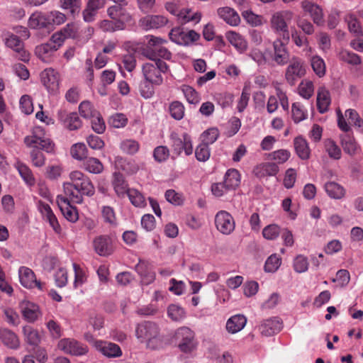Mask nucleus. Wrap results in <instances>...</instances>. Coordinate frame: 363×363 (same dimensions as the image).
Returning <instances> with one entry per match:
<instances>
[{"mask_svg":"<svg viewBox=\"0 0 363 363\" xmlns=\"http://www.w3.org/2000/svg\"><path fill=\"white\" fill-rule=\"evenodd\" d=\"M24 143L26 146L33 148L30 152V158L33 164L37 167H43L45 163V155L38 150L48 153H52L55 151L54 143L40 127L35 128L31 135L24 138Z\"/></svg>","mask_w":363,"mask_h":363,"instance_id":"1","label":"nucleus"},{"mask_svg":"<svg viewBox=\"0 0 363 363\" xmlns=\"http://www.w3.org/2000/svg\"><path fill=\"white\" fill-rule=\"evenodd\" d=\"M136 337L142 343H145L147 348L156 350L162 343L160 329L157 324L151 321H143L135 328Z\"/></svg>","mask_w":363,"mask_h":363,"instance_id":"2","label":"nucleus"},{"mask_svg":"<svg viewBox=\"0 0 363 363\" xmlns=\"http://www.w3.org/2000/svg\"><path fill=\"white\" fill-rule=\"evenodd\" d=\"M168 69L167 64L162 60L146 62L142 66L144 79L155 85H161L163 83L162 74L166 73Z\"/></svg>","mask_w":363,"mask_h":363,"instance_id":"3","label":"nucleus"},{"mask_svg":"<svg viewBox=\"0 0 363 363\" xmlns=\"http://www.w3.org/2000/svg\"><path fill=\"white\" fill-rule=\"evenodd\" d=\"M293 18V13L290 11H281L274 13L270 20L271 28L273 31L280 35L281 39L289 42L290 33L288 24Z\"/></svg>","mask_w":363,"mask_h":363,"instance_id":"4","label":"nucleus"},{"mask_svg":"<svg viewBox=\"0 0 363 363\" xmlns=\"http://www.w3.org/2000/svg\"><path fill=\"white\" fill-rule=\"evenodd\" d=\"M70 182L83 196L91 197L95 194V187L88 176L79 170L69 173Z\"/></svg>","mask_w":363,"mask_h":363,"instance_id":"5","label":"nucleus"},{"mask_svg":"<svg viewBox=\"0 0 363 363\" xmlns=\"http://www.w3.org/2000/svg\"><path fill=\"white\" fill-rule=\"evenodd\" d=\"M288 62L285 79L288 84L294 86L298 79L306 74V68L303 60L296 56L291 57Z\"/></svg>","mask_w":363,"mask_h":363,"instance_id":"6","label":"nucleus"},{"mask_svg":"<svg viewBox=\"0 0 363 363\" xmlns=\"http://www.w3.org/2000/svg\"><path fill=\"white\" fill-rule=\"evenodd\" d=\"M174 339L180 350L185 353L193 351L196 347L194 333L187 327L178 328L174 334Z\"/></svg>","mask_w":363,"mask_h":363,"instance_id":"7","label":"nucleus"},{"mask_svg":"<svg viewBox=\"0 0 363 363\" xmlns=\"http://www.w3.org/2000/svg\"><path fill=\"white\" fill-rule=\"evenodd\" d=\"M57 347L64 352L74 356L84 355L89 350L86 345L72 338H64L60 340L58 342Z\"/></svg>","mask_w":363,"mask_h":363,"instance_id":"8","label":"nucleus"},{"mask_svg":"<svg viewBox=\"0 0 363 363\" xmlns=\"http://www.w3.org/2000/svg\"><path fill=\"white\" fill-rule=\"evenodd\" d=\"M4 43L6 47L12 49L16 52V57L21 61H28L29 53L25 50L22 40L19 39L16 34L11 33L6 34Z\"/></svg>","mask_w":363,"mask_h":363,"instance_id":"9","label":"nucleus"},{"mask_svg":"<svg viewBox=\"0 0 363 363\" xmlns=\"http://www.w3.org/2000/svg\"><path fill=\"white\" fill-rule=\"evenodd\" d=\"M215 224L218 230L224 235H230L235 228L234 218L225 211H220L216 213Z\"/></svg>","mask_w":363,"mask_h":363,"instance_id":"10","label":"nucleus"},{"mask_svg":"<svg viewBox=\"0 0 363 363\" xmlns=\"http://www.w3.org/2000/svg\"><path fill=\"white\" fill-rule=\"evenodd\" d=\"M18 277L21 284L26 288H37L40 291H43L45 289V284L38 281L33 270L27 267L19 268Z\"/></svg>","mask_w":363,"mask_h":363,"instance_id":"11","label":"nucleus"},{"mask_svg":"<svg viewBox=\"0 0 363 363\" xmlns=\"http://www.w3.org/2000/svg\"><path fill=\"white\" fill-rule=\"evenodd\" d=\"M147 44L145 47L142 49L141 54L151 61H156L155 55L157 50L162 48L167 41L165 39L153 35H147Z\"/></svg>","mask_w":363,"mask_h":363,"instance_id":"12","label":"nucleus"},{"mask_svg":"<svg viewBox=\"0 0 363 363\" xmlns=\"http://www.w3.org/2000/svg\"><path fill=\"white\" fill-rule=\"evenodd\" d=\"M40 80L48 92L55 94L60 86V74L52 68L44 69L40 74Z\"/></svg>","mask_w":363,"mask_h":363,"instance_id":"13","label":"nucleus"},{"mask_svg":"<svg viewBox=\"0 0 363 363\" xmlns=\"http://www.w3.org/2000/svg\"><path fill=\"white\" fill-rule=\"evenodd\" d=\"M116 4V5L108 8V16L111 19L116 21L117 22H121L124 28L125 23L129 22L131 19L130 15L125 8V6L128 5V2L125 0V4H123V2Z\"/></svg>","mask_w":363,"mask_h":363,"instance_id":"14","label":"nucleus"},{"mask_svg":"<svg viewBox=\"0 0 363 363\" xmlns=\"http://www.w3.org/2000/svg\"><path fill=\"white\" fill-rule=\"evenodd\" d=\"M287 43L280 38L273 43V60L279 65H284L291 60L289 52L286 47Z\"/></svg>","mask_w":363,"mask_h":363,"instance_id":"15","label":"nucleus"},{"mask_svg":"<svg viewBox=\"0 0 363 363\" xmlns=\"http://www.w3.org/2000/svg\"><path fill=\"white\" fill-rule=\"evenodd\" d=\"M283 327L282 321L278 317H273L263 320L259 326V330L264 336H272L278 333Z\"/></svg>","mask_w":363,"mask_h":363,"instance_id":"16","label":"nucleus"},{"mask_svg":"<svg viewBox=\"0 0 363 363\" xmlns=\"http://www.w3.org/2000/svg\"><path fill=\"white\" fill-rule=\"evenodd\" d=\"M37 206L38 211L40 212L43 218L49 223L52 229L56 233H60L61 230L60 225L49 204L42 201H38L37 203Z\"/></svg>","mask_w":363,"mask_h":363,"instance_id":"17","label":"nucleus"},{"mask_svg":"<svg viewBox=\"0 0 363 363\" xmlns=\"http://www.w3.org/2000/svg\"><path fill=\"white\" fill-rule=\"evenodd\" d=\"M94 347L108 357H118L122 355L120 347L115 343L102 340L95 341Z\"/></svg>","mask_w":363,"mask_h":363,"instance_id":"18","label":"nucleus"},{"mask_svg":"<svg viewBox=\"0 0 363 363\" xmlns=\"http://www.w3.org/2000/svg\"><path fill=\"white\" fill-rule=\"evenodd\" d=\"M20 307L23 317L29 323L35 322L40 315L38 306L29 301H23Z\"/></svg>","mask_w":363,"mask_h":363,"instance_id":"19","label":"nucleus"},{"mask_svg":"<svg viewBox=\"0 0 363 363\" xmlns=\"http://www.w3.org/2000/svg\"><path fill=\"white\" fill-rule=\"evenodd\" d=\"M28 26L31 29H41L50 26L48 13L42 11L33 13L28 21Z\"/></svg>","mask_w":363,"mask_h":363,"instance_id":"20","label":"nucleus"},{"mask_svg":"<svg viewBox=\"0 0 363 363\" xmlns=\"http://www.w3.org/2000/svg\"><path fill=\"white\" fill-rule=\"evenodd\" d=\"M0 340L4 346L12 350H16L20 346L17 335L8 328H0Z\"/></svg>","mask_w":363,"mask_h":363,"instance_id":"21","label":"nucleus"},{"mask_svg":"<svg viewBox=\"0 0 363 363\" xmlns=\"http://www.w3.org/2000/svg\"><path fill=\"white\" fill-rule=\"evenodd\" d=\"M94 247L96 253L101 256L109 255L113 251L111 240L106 235L96 238L94 240Z\"/></svg>","mask_w":363,"mask_h":363,"instance_id":"22","label":"nucleus"},{"mask_svg":"<svg viewBox=\"0 0 363 363\" xmlns=\"http://www.w3.org/2000/svg\"><path fill=\"white\" fill-rule=\"evenodd\" d=\"M167 19L162 15H149L141 19L142 26L146 30L157 29L165 26Z\"/></svg>","mask_w":363,"mask_h":363,"instance_id":"23","label":"nucleus"},{"mask_svg":"<svg viewBox=\"0 0 363 363\" xmlns=\"http://www.w3.org/2000/svg\"><path fill=\"white\" fill-rule=\"evenodd\" d=\"M218 16L226 23L232 26H238L240 22L238 13L230 7H221L217 10Z\"/></svg>","mask_w":363,"mask_h":363,"instance_id":"24","label":"nucleus"},{"mask_svg":"<svg viewBox=\"0 0 363 363\" xmlns=\"http://www.w3.org/2000/svg\"><path fill=\"white\" fill-rule=\"evenodd\" d=\"M331 104L330 91L325 87L320 86L317 92V108L320 113H326Z\"/></svg>","mask_w":363,"mask_h":363,"instance_id":"25","label":"nucleus"},{"mask_svg":"<svg viewBox=\"0 0 363 363\" xmlns=\"http://www.w3.org/2000/svg\"><path fill=\"white\" fill-rule=\"evenodd\" d=\"M301 6L305 11L310 13L315 23L320 25L323 23V10L318 5L309 1H303Z\"/></svg>","mask_w":363,"mask_h":363,"instance_id":"26","label":"nucleus"},{"mask_svg":"<svg viewBox=\"0 0 363 363\" xmlns=\"http://www.w3.org/2000/svg\"><path fill=\"white\" fill-rule=\"evenodd\" d=\"M247 323L245 315L238 314L230 317L226 322V330L228 333L235 334L244 328Z\"/></svg>","mask_w":363,"mask_h":363,"instance_id":"27","label":"nucleus"},{"mask_svg":"<svg viewBox=\"0 0 363 363\" xmlns=\"http://www.w3.org/2000/svg\"><path fill=\"white\" fill-rule=\"evenodd\" d=\"M52 43L48 41L45 43L38 45L35 48V55L42 61L45 62H50L53 54L57 50L55 45H52Z\"/></svg>","mask_w":363,"mask_h":363,"instance_id":"28","label":"nucleus"},{"mask_svg":"<svg viewBox=\"0 0 363 363\" xmlns=\"http://www.w3.org/2000/svg\"><path fill=\"white\" fill-rule=\"evenodd\" d=\"M226 39L240 53L244 52L247 48V43L239 33L228 31L225 34Z\"/></svg>","mask_w":363,"mask_h":363,"instance_id":"29","label":"nucleus"},{"mask_svg":"<svg viewBox=\"0 0 363 363\" xmlns=\"http://www.w3.org/2000/svg\"><path fill=\"white\" fill-rule=\"evenodd\" d=\"M279 171V166L275 162H265L257 166L254 169V173L257 177L265 176H275Z\"/></svg>","mask_w":363,"mask_h":363,"instance_id":"30","label":"nucleus"},{"mask_svg":"<svg viewBox=\"0 0 363 363\" xmlns=\"http://www.w3.org/2000/svg\"><path fill=\"white\" fill-rule=\"evenodd\" d=\"M296 152L301 160H308L310 157V148L307 140L302 136H298L294 140Z\"/></svg>","mask_w":363,"mask_h":363,"instance_id":"31","label":"nucleus"},{"mask_svg":"<svg viewBox=\"0 0 363 363\" xmlns=\"http://www.w3.org/2000/svg\"><path fill=\"white\" fill-rule=\"evenodd\" d=\"M81 167L85 171L95 174H100L104 170L102 162L99 159L92 157L85 158Z\"/></svg>","mask_w":363,"mask_h":363,"instance_id":"32","label":"nucleus"},{"mask_svg":"<svg viewBox=\"0 0 363 363\" xmlns=\"http://www.w3.org/2000/svg\"><path fill=\"white\" fill-rule=\"evenodd\" d=\"M240 181L241 175L235 169H229L224 175L223 182L231 191L239 186Z\"/></svg>","mask_w":363,"mask_h":363,"instance_id":"33","label":"nucleus"},{"mask_svg":"<svg viewBox=\"0 0 363 363\" xmlns=\"http://www.w3.org/2000/svg\"><path fill=\"white\" fill-rule=\"evenodd\" d=\"M64 192L67 196L72 203H82L84 201L83 195L69 181L63 184Z\"/></svg>","mask_w":363,"mask_h":363,"instance_id":"34","label":"nucleus"},{"mask_svg":"<svg viewBox=\"0 0 363 363\" xmlns=\"http://www.w3.org/2000/svg\"><path fill=\"white\" fill-rule=\"evenodd\" d=\"M22 330L24 340L27 344L34 347L40 344L41 337L37 330L30 325H26L23 327Z\"/></svg>","mask_w":363,"mask_h":363,"instance_id":"35","label":"nucleus"},{"mask_svg":"<svg viewBox=\"0 0 363 363\" xmlns=\"http://www.w3.org/2000/svg\"><path fill=\"white\" fill-rule=\"evenodd\" d=\"M327 194L333 199H341L345 196V189L335 182H328L324 186Z\"/></svg>","mask_w":363,"mask_h":363,"instance_id":"36","label":"nucleus"},{"mask_svg":"<svg viewBox=\"0 0 363 363\" xmlns=\"http://www.w3.org/2000/svg\"><path fill=\"white\" fill-rule=\"evenodd\" d=\"M341 145L344 151L348 155H353L357 150V144L350 133H344L340 136Z\"/></svg>","mask_w":363,"mask_h":363,"instance_id":"37","label":"nucleus"},{"mask_svg":"<svg viewBox=\"0 0 363 363\" xmlns=\"http://www.w3.org/2000/svg\"><path fill=\"white\" fill-rule=\"evenodd\" d=\"M112 185L115 190V192L118 196L123 197L125 194H128L127 184L123 179V177L120 173L113 174V180Z\"/></svg>","mask_w":363,"mask_h":363,"instance_id":"38","label":"nucleus"},{"mask_svg":"<svg viewBox=\"0 0 363 363\" xmlns=\"http://www.w3.org/2000/svg\"><path fill=\"white\" fill-rule=\"evenodd\" d=\"M172 41L179 45H189V40L186 31L180 28H173L169 34Z\"/></svg>","mask_w":363,"mask_h":363,"instance_id":"39","label":"nucleus"},{"mask_svg":"<svg viewBox=\"0 0 363 363\" xmlns=\"http://www.w3.org/2000/svg\"><path fill=\"white\" fill-rule=\"evenodd\" d=\"M186 101L191 104H197L201 100L200 94L192 86L183 84L180 86Z\"/></svg>","mask_w":363,"mask_h":363,"instance_id":"40","label":"nucleus"},{"mask_svg":"<svg viewBox=\"0 0 363 363\" xmlns=\"http://www.w3.org/2000/svg\"><path fill=\"white\" fill-rule=\"evenodd\" d=\"M130 201L135 207L143 208L146 205L145 196L141 192L135 189H130L127 194Z\"/></svg>","mask_w":363,"mask_h":363,"instance_id":"41","label":"nucleus"},{"mask_svg":"<svg viewBox=\"0 0 363 363\" xmlns=\"http://www.w3.org/2000/svg\"><path fill=\"white\" fill-rule=\"evenodd\" d=\"M169 112L174 119L180 121L184 116L185 108L182 102L174 101L169 106Z\"/></svg>","mask_w":363,"mask_h":363,"instance_id":"42","label":"nucleus"},{"mask_svg":"<svg viewBox=\"0 0 363 363\" xmlns=\"http://www.w3.org/2000/svg\"><path fill=\"white\" fill-rule=\"evenodd\" d=\"M121 151L127 155H135L140 149V144L133 139L123 140L120 144Z\"/></svg>","mask_w":363,"mask_h":363,"instance_id":"43","label":"nucleus"},{"mask_svg":"<svg viewBox=\"0 0 363 363\" xmlns=\"http://www.w3.org/2000/svg\"><path fill=\"white\" fill-rule=\"evenodd\" d=\"M72 157L79 161H84L88 157V150L84 143H76L73 145L70 150Z\"/></svg>","mask_w":363,"mask_h":363,"instance_id":"44","label":"nucleus"},{"mask_svg":"<svg viewBox=\"0 0 363 363\" xmlns=\"http://www.w3.org/2000/svg\"><path fill=\"white\" fill-rule=\"evenodd\" d=\"M311 65L313 72L319 77H323L325 74L326 67L323 58L315 55L311 59Z\"/></svg>","mask_w":363,"mask_h":363,"instance_id":"45","label":"nucleus"},{"mask_svg":"<svg viewBox=\"0 0 363 363\" xmlns=\"http://www.w3.org/2000/svg\"><path fill=\"white\" fill-rule=\"evenodd\" d=\"M167 315L173 321H181L186 315L183 308L177 304H171L167 308Z\"/></svg>","mask_w":363,"mask_h":363,"instance_id":"46","label":"nucleus"},{"mask_svg":"<svg viewBox=\"0 0 363 363\" xmlns=\"http://www.w3.org/2000/svg\"><path fill=\"white\" fill-rule=\"evenodd\" d=\"M324 146L325 151L328 152L329 157L334 160H339L341 157V150L331 139H326L324 141Z\"/></svg>","mask_w":363,"mask_h":363,"instance_id":"47","label":"nucleus"},{"mask_svg":"<svg viewBox=\"0 0 363 363\" xmlns=\"http://www.w3.org/2000/svg\"><path fill=\"white\" fill-rule=\"evenodd\" d=\"M345 20L347 23L350 31L356 36L359 37L362 35V30L360 24L354 15L348 13L345 16Z\"/></svg>","mask_w":363,"mask_h":363,"instance_id":"48","label":"nucleus"},{"mask_svg":"<svg viewBox=\"0 0 363 363\" xmlns=\"http://www.w3.org/2000/svg\"><path fill=\"white\" fill-rule=\"evenodd\" d=\"M60 6L65 10H69L74 16L78 14L82 6L81 0H60Z\"/></svg>","mask_w":363,"mask_h":363,"instance_id":"49","label":"nucleus"},{"mask_svg":"<svg viewBox=\"0 0 363 363\" xmlns=\"http://www.w3.org/2000/svg\"><path fill=\"white\" fill-rule=\"evenodd\" d=\"M101 216L105 223L110 225L111 227H116L117 219L114 209L108 206H104L101 208Z\"/></svg>","mask_w":363,"mask_h":363,"instance_id":"50","label":"nucleus"},{"mask_svg":"<svg viewBox=\"0 0 363 363\" xmlns=\"http://www.w3.org/2000/svg\"><path fill=\"white\" fill-rule=\"evenodd\" d=\"M17 169L22 179L28 186L34 185L35 178L33 175L31 170L27 165L23 163H18Z\"/></svg>","mask_w":363,"mask_h":363,"instance_id":"51","label":"nucleus"},{"mask_svg":"<svg viewBox=\"0 0 363 363\" xmlns=\"http://www.w3.org/2000/svg\"><path fill=\"white\" fill-rule=\"evenodd\" d=\"M291 157V152L284 149H280L274 152H272L268 155V159L275 161V163L284 164Z\"/></svg>","mask_w":363,"mask_h":363,"instance_id":"52","label":"nucleus"},{"mask_svg":"<svg viewBox=\"0 0 363 363\" xmlns=\"http://www.w3.org/2000/svg\"><path fill=\"white\" fill-rule=\"evenodd\" d=\"M298 94L304 99H310L314 92L313 83L310 80L302 81L298 87Z\"/></svg>","mask_w":363,"mask_h":363,"instance_id":"53","label":"nucleus"},{"mask_svg":"<svg viewBox=\"0 0 363 363\" xmlns=\"http://www.w3.org/2000/svg\"><path fill=\"white\" fill-rule=\"evenodd\" d=\"M80 115L84 118H91L97 115L98 111L87 101H82L79 106Z\"/></svg>","mask_w":363,"mask_h":363,"instance_id":"54","label":"nucleus"},{"mask_svg":"<svg viewBox=\"0 0 363 363\" xmlns=\"http://www.w3.org/2000/svg\"><path fill=\"white\" fill-rule=\"evenodd\" d=\"M308 258L302 255H297L293 262L294 269L297 273L306 272L308 269Z\"/></svg>","mask_w":363,"mask_h":363,"instance_id":"55","label":"nucleus"},{"mask_svg":"<svg viewBox=\"0 0 363 363\" xmlns=\"http://www.w3.org/2000/svg\"><path fill=\"white\" fill-rule=\"evenodd\" d=\"M195 156L199 162H206L211 156V150L209 146L206 143H201L195 150Z\"/></svg>","mask_w":363,"mask_h":363,"instance_id":"56","label":"nucleus"},{"mask_svg":"<svg viewBox=\"0 0 363 363\" xmlns=\"http://www.w3.org/2000/svg\"><path fill=\"white\" fill-rule=\"evenodd\" d=\"M99 27L104 32H114L124 28L121 22L109 20H103L100 21L99 23Z\"/></svg>","mask_w":363,"mask_h":363,"instance_id":"57","label":"nucleus"},{"mask_svg":"<svg viewBox=\"0 0 363 363\" xmlns=\"http://www.w3.org/2000/svg\"><path fill=\"white\" fill-rule=\"evenodd\" d=\"M128 123V118L123 113H115L108 120V124L115 128H121Z\"/></svg>","mask_w":363,"mask_h":363,"instance_id":"58","label":"nucleus"},{"mask_svg":"<svg viewBox=\"0 0 363 363\" xmlns=\"http://www.w3.org/2000/svg\"><path fill=\"white\" fill-rule=\"evenodd\" d=\"M281 263V259L275 254L269 256L265 262L264 270L267 272H275Z\"/></svg>","mask_w":363,"mask_h":363,"instance_id":"59","label":"nucleus"},{"mask_svg":"<svg viewBox=\"0 0 363 363\" xmlns=\"http://www.w3.org/2000/svg\"><path fill=\"white\" fill-rule=\"evenodd\" d=\"M155 86L147 80L141 82L139 86L141 96L146 99L152 98L155 94Z\"/></svg>","mask_w":363,"mask_h":363,"instance_id":"60","label":"nucleus"},{"mask_svg":"<svg viewBox=\"0 0 363 363\" xmlns=\"http://www.w3.org/2000/svg\"><path fill=\"white\" fill-rule=\"evenodd\" d=\"M340 58L342 61L352 65H358L362 62L361 58L358 55L347 50H343L340 53Z\"/></svg>","mask_w":363,"mask_h":363,"instance_id":"61","label":"nucleus"},{"mask_svg":"<svg viewBox=\"0 0 363 363\" xmlns=\"http://www.w3.org/2000/svg\"><path fill=\"white\" fill-rule=\"evenodd\" d=\"M292 118L295 123H299L306 118L307 113L299 103L292 104Z\"/></svg>","mask_w":363,"mask_h":363,"instance_id":"62","label":"nucleus"},{"mask_svg":"<svg viewBox=\"0 0 363 363\" xmlns=\"http://www.w3.org/2000/svg\"><path fill=\"white\" fill-rule=\"evenodd\" d=\"M164 196L166 200L174 206H181L184 201L183 196L173 189L166 191Z\"/></svg>","mask_w":363,"mask_h":363,"instance_id":"63","label":"nucleus"},{"mask_svg":"<svg viewBox=\"0 0 363 363\" xmlns=\"http://www.w3.org/2000/svg\"><path fill=\"white\" fill-rule=\"evenodd\" d=\"M219 136V131L216 128L206 130L202 134V143H206L208 146L216 141Z\"/></svg>","mask_w":363,"mask_h":363,"instance_id":"64","label":"nucleus"}]
</instances>
